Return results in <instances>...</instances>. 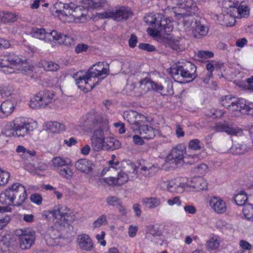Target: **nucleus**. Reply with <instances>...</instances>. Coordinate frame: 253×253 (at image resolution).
Masks as SVG:
<instances>
[{
    "mask_svg": "<svg viewBox=\"0 0 253 253\" xmlns=\"http://www.w3.org/2000/svg\"><path fill=\"white\" fill-rule=\"evenodd\" d=\"M144 21L152 28H148L151 33L149 34L154 37H158L163 34L169 35L173 30L172 22L160 13L154 14L150 13L144 17Z\"/></svg>",
    "mask_w": 253,
    "mask_h": 253,
    "instance_id": "1",
    "label": "nucleus"
},
{
    "mask_svg": "<svg viewBox=\"0 0 253 253\" xmlns=\"http://www.w3.org/2000/svg\"><path fill=\"white\" fill-rule=\"evenodd\" d=\"M222 105L229 111L235 112V115L239 117L248 115L253 117V103L248 102L245 99H237L228 95L220 100Z\"/></svg>",
    "mask_w": 253,
    "mask_h": 253,
    "instance_id": "2",
    "label": "nucleus"
},
{
    "mask_svg": "<svg viewBox=\"0 0 253 253\" xmlns=\"http://www.w3.org/2000/svg\"><path fill=\"white\" fill-rule=\"evenodd\" d=\"M222 105L229 111L235 112V115L239 117L248 115L253 117V103L248 102L245 99H237L228 95L220 100Z\"/></svg>",
    "mask_w": 253,
    "mask_h": 253,
    "instance_id": "3",
    "label": "nucleus"
},
{
    "mask_svg": "<svg viewBox=\"0 0 253 253\" xmlns=\"http://www.w3.org/2000/svg\"><path fill=\"white\" fill-rule=\"evenodd\" d=\"M169 74L173 80L180 84L188 83L196 77V66L191 62L178 63L170 68Z\"/></svg>",
    "mask_w": 253,
    "mask_h": 253,
    "instance_id": "4",
    "label": "nucleus"
},
{
    "mask_svg": "<svg viewBox=\"0 0 253 253\" xmlns=\"http://www.w3.org/2000/svg\"><path fill=\"white\" fill-rule=\"evenodd\" d=\"M25 187L19 183H15L0 195V198H6L13 205L21 206L27 199Z\"/></svg>",
    "mask_w": 253,
    "mask_h": 253,
    "instance_id": "5",
    "label": "nucleus"
},
{
    "mask_svg": "<svg viewBox=\"0 0 253 253\" xmlns=\"http://www.w3.org/2000/svg\"><path fill=\"white\" fill-rule=\"evenodd\" d=\"M81 125L89 129L96 127L103 130L108 128V124L107 122L103 121L101 113L94 111H92L83 116L81 121Z\"/></svg>",
    "mask_w": 253,
    "mask_h": 253,
    "instance_id": "6",
    "label": "nucleus"
},
{
    "mask_svg": "<svg viewBox=\"0 0 253 253\" xmlns=\"http://www.w3.org/2000/svg\"><path fill=\"white\" fill-rule=\"evenodd\" d=\"M186 153V146L184 144H179L174 147L166 158V161L170 164L175 165L176 168L180 167L185 164L192 165L194 161H186V158L184 156Z\"/></svg>",
    "mask_w": 253,
    "mask_h": 253,
    "instance_id": "7",
    "label": "nucleus"
},
{
    "mask_svg": "<svg viewBox=\"0 0 253 253\" xmlns=\"http://www.w3.org/2000/svg\"><path fill=\"white\" fill-rule=\"evenodd\" d=\"M140 86L149 90L150 88L163 95H171L174 93L173 84L170 80L166 81L163 85L158 84L149 79L145 78L140 82Z\"/></svg>",
    "mask_w": 253,
    "mask_h": 253,
    "instance_id": "8",
    "label": "nucleus"
},
{
    "mask_svg": "<svg viewBox=\"0 0 253 253\" xmlns=\"http://www.w3.org/2000/svg\"><path fill=\"white\" fill-rule=\"evenodd\" d=\"M100 18H112L113 20L120 22L126 20L132 15L131 11L129 8L122 6L119 9H108L102 13H97Z\"/></svg>",
    "mask_w": 253,
    "mask_h": 253,
    "instance_id": "9",
    "label": "nucleus"
},
{
    "mask_svg": "<svg viewBox=\"0 0 253 253\" xmlns=\"http://www.w3.org/2000/svg\"><path fill=\"white\" fill-rule=\"evenodd\" d=\"M53 96V93L47 91H40L31 100L29 105L35 109L43 108L51 102Z\"/></svg>",
    "mask_w": 253,
    "mask_h": 253,
    "instance_id": "10",
    "label": "nucleus"
},
{
    "mask_svg": "<svg viewBox=\"0 0 253 253\" xmlns=\"http://www.w3.org/2000/svg\"><path fill=\"white\" fill-rule=\"evenodd\" d=\"M49 213L54 217L63 220L67 222H72L74 221V215L71 210L66 206H57Z\"/></svg>",
    "mask_w": 253,
    "mask_h": 253,
    "instance_id": "11",
    "label": "nucleus"
},
{
    "mask_svg": "<svg viewBox=\"0 0 253 253\" xmlns=\"http://www.w3.org/2000/svg\"><path fill=\"white\" fill-rule=\"evenodd\" d=\"M34 130V127L32 124L28 122H19L18 120L13 121V136L18 137H24L28 135Z\"/></svg>",
    "mask_w": 253,
    "mask_h": 253,
    "instance_id": "12",
    "label": "nucleus"
},
{
    "mask_svg": "<svg viewBox=\"0 0 253 253\" xmlns=\"http://www.w3.org/2000/svg\"><path fill=\"white\" fill-rule=\"evenodd\" d=\"M90 76L85 73V75L80 76L76 79V84L81 90L84 92H88L100 84L97 81L94 82Z\"/></svg>",
    "mask_w": 253,
    "mask_h": 253,
    "instance_id": "13",
    "label": "nucleus"
},
{
    "mask_svg": "<svg viewBox=\"0 0 253 253\" xmlns=\"http://www.w3.org/2000/svg\"><path fill=\"white\" fill-rule=\"evenodd\" d=\"M90 140L91 147L94 151L99 152L104 149L105 139L103 129L95 130Z\"/></svg>",
    "mask_w": 253,
    "mask_h": 253,
    "instance_id": "14",
    "label": "nucleus"
},
{
    "mask_svg": "<svg viewBox=\"0 0 253 253\" xmlns=\"http://www.w3.org/2000/svg\"><path fill=\"white\" fill-rule=\"evenodd\" d=\"M173 5L172 8H181L187 11H190L191 14H197L199 8L195 3H193V0H170Z\"/></svg>",
    "mask_w": 253,
    "mask_h": 253,
    "instance_id": "15",
    "label": "nucleus"
},
{
    "mask_svg": "<svg viewBox=\"0 0 253 253\" xmlns=\"http://www.w3.org/2000/svg\"><path fill=\"white\" fill-rule=\"evenodd\" d=\"M87 13L86 9L82 6H76L74 3H70V8L68 12V16L71 15L75 19L81 22H84L86 20V16Z\"/></svg>",
    "mask_w": 253,
    "mask_h": 253,
    "instance_id": "16",
    "label": "nucleus"
},
{
    "mask_svg": "<svg viewBox=\"0 0 253 253\" xmlns=\"http://www.w3.org/2000/svg\"><path fill=\"white\" fill-rule=\"evenodd\" d=\"M32 36L46 42L53 41L54 38L56 36V31H52L51 32H46L43 28L35 27L32 30Z\"/></svg>",
    "mask_w": 253,
    "mask_h": 253,
    "instance_id": "17",
    "label": "nucleus"
},
{
    "mask_svg": "<svg viewBox=\"0 0 253 253\" xmlns=\"http://www.w3.org/2000/svg\"><path fill=\"white\" fill-rule=\"evenodd\" d=\"M77 242L82 251H91L93 249V244L91 238L86 234H81L77 236Z\"/></svg>",
    "mask_w": 253,
    "mask_h": 253,
    "instance_id": "18",
    "label": "nucleus"
},
{
    "mask_svg": "<svg viewBox=\"0 0 253 253\" xmlns=\"http://www.w3.org/2000/svg\"><path fill=\"white\" fill-rule=\"evenodd\" d=\"M215 128L217 131H224L230 135H241L243 133L241 128L231 127L226 122L217 123L215 125Z\"/></svg>",
    "mask_w": 253,
    "mask_h": 253,
    "instance_id": "19",
    "label": "nucleus"
},
{
    "mask_svg": "<svg viewBox=\"0 0 253 253\" xmlns=\"http://www.w3.org/2000/svg\"><path fill=\"white\" fill-rule=\"evenodd\" d=\"M1 66L17 65L22 63L21 59L14 53H7L1 56Z\"/></svg>",
    "mask_w": 253,
    "mask_h": 253,
    "instance_id": "20",
    "label": "nucleus"
},
{
    "mask_svg": "<svg viewBox=\"0 0 253 253\" xmlns=\"http://www.w3.org/2000/svg\"><path fill=\"white\" fill-rule=\"evenodd\" d=\"M149 124H144L139 126L137 130L139 131L140 136L145 139H152L155 137L157 132V130L155 129Z\"/></svg>",
    "mask_w": 253,
    "mask_h": 253,
    "instance_id": "21",
    "label": "nucleus"
},
{
    "mask_svg": "<svg viewBox=\"0 0 253 253\" xmlns=\"http://www.w3.org/2000/svg\"><path fill=\"white\" fill-rule=\"evenodd\" d=\"M58 226L54 225L49 228L47 231V234L45 236V241L47 245L52 246L55 245V240L59 239L61 236V233L58 230Z\"/></svg>",
    "mask_w": 253,
    "mask_h": 253,
    "instance_id": "22",
    "label": "nucleus"
},
{
    "mask_svg": "<svg viewBox=\"0 0 253 253\" xmlns=\"http://www.w3.org/2000/svg\"><path fill=\"white\" fill-rule=\"evenodd\" d=\"M192 34L194 38L201 39L206 36L209 31V27L202 24L200 21H195L192 29Z\"/></svg>",
    "mask_w": 253,
    "mask_h": 253,
    "instance_id": "23",
    "label": "nucleus"
},
{
    "mask_svg": "<svg viewBox=\"0 0 253 253\" xmlns=\"http://www.w3.org/2000/svg\"><path fill=\"white\" fill-rule=\"evenodd\" d=\"M210 205L214 211L217 213H223L226 211L225 203L220 198L212 197L210 201Z\"/></svg>",
    "mask_w": 253,
    "mask_h": 253,
    "instance_id": "24",
    "label": "nucleus"
},
{
    "mask_svg": "<svg viewBox=\"0 0 253 253\" xmlns=\"http://www.w3.org/2000/svg\"><path fill=\"white\" fill-rule=\"evenodd\" d=\"M35 240L32 234L22 233L19 236V246L22 250H27L31 248Z\"/></svg>",
    "mask_w": 253,
    "mask_h": 253,
    "instance_id": "25",
    "label": "nucleus"
},
{
    "mask_svg": "<svg viewBox=\"0 0 253 253\" xmlns=\"http://www.w3.org/2000/svg\"><path fill=\"white\" fill-rule=\"evenodd\" d=\"M92 166L91 161L86 159H80L75 163V167L77 170L85 173H88L92 171Z\"/></svg>",
    "mask_w": 253,
    "mask_h": 253,
    "instance_id": "26",
    "label": "nucleus"
},
{
    "mask_svg": "<svg viewBox=\"0 0 253 253\" xmlns=\"http://www.w3.org/2000/svg\"><path fill=\"white\" fill-rule=\"evenodd\" d=\"M105 72L101 70H94V68H89L85 73L88 76H90L92 79L97 78L98 83H100L102 80L106 78L109 74V69H105Z\"/></svg>",
    "mask_w": 253,
    "mask_h": 253,
    "instance_id": "27",
    "label": "nucleus"
},
{
    "mask_svg": "<svg viewBox=\"0 0 253 253\" xmlns=\"http://www.w3.org/2000/svg\"><path fill=\"white\" fill-rule=\"evenodd\" d=\"M178 15L181 16L179 21L182 24L185 29L192 30L194 26V22L196 21L192 17L194 14H191L190 11H187V13Z\"/></svg>",
    "mask_w": 253,
    "mask_h": 253,
    "instance_id": "28",
    "label": "nucleus"
},
{
    "mask_svg": "<svg viewBox=\"0 0 253 253\" xmlns=\"http://www.w3.org/2000/svg\"><path fill=\"white\" fill-rule=\"evenodd\" d=\"M0 244H1V250L3 253H16V247L14 243L10 242L6 238H2L0 242Z\"/></svg>",
    "mask_w": 253,
    "mask_h": 253,
    "instance_id": "29",
    "label": "nucleus"
},
{
    "mask_svg": "<svg viewBox=\"0 0 253 253\" xmlns=\"http://www.w3.org/2000/svg\"><path fill=\"white\" fill-rule=\"evenodd\" d=\"M15 106V103L12 101L7 100L3 101L0 107V112L4 116H8L13 111Z\"/></svg>",
    "mask_w": 253,
    "mask_h": 253,
    "instance_id": "30",
    "label": "nucleus"
},
{
    "mask_svg": "<svg viewBox=\"0 0 253 253\" xmlns=\"http://www.w3.org/2000/svg\"><path fill=\"white\" fill-rule=\"evenodd\" d=\"M181 39L170 38L165 41L166 46H169L171 49L175 50H181L184 48L181 42Z\"/></svg>",
    "mask_w": 253,
    "mask_h": 253,
    "instance_id": "31",
    "label": "nucleus"
},
{
    "mask_svg": "<svg viewBox=\"0 0 253 253\" xmlns=\"http://www.w3.org/2000/svg\"><path fill=\"white\" fill-rule=\"evenodd\" d=\"M58 41L60 44H63L67 46L74 45V40L72 37L70 36L58 33L56 31V36L54 38L53 41Z\"/></svg>",
    "mask_w": 253,
    "mask_h": 253,
    "instance_id": "32",
    "label": "nucleus"
},
{
    "mask_svg": "<svg viewBox=\"0 0 253 253\" xmlns=\"http://www.w3.org/2000/svg\"><path fill=\"white\" fill-rule=\"evenodd\" d=\"M121 146L120 141L113 137H107L105 141L104 149L107 151H113L119 149Z\"/></svg>",
    "mask_w": 253,
    "mask_h": 253,
    "instance_id": "33",
    "label": "nucleus"
},
{
    "mask_svg": "<svg viewBox=\"0 0 253 253\" xmlns=\"http://www.w3.org/2000/svg\"><path fill=\"white\" fill-rule=\"evenodd\" d=\"M87 1L88 7L91 9H106L108 6L107 0H87Z\"/></svg>",
    "mask_w": 253,
    "mask_h": 253,
    "instance_id": "34",
    "label": "nucleus"
},
{
    "mask_svg": "<svg viewBox=\"0 0 253 253\" xmlns=\"http://www.w3.org/2000/svg\"><path fill=\"white\" fill-rule=\"evenodd\" d=\"M17 15L15 13L3 11L0 12V22L3 23L14 22L17 20Z\"/></svg>",
    "mask_w": 253,
    "mask_h": 253,
    "instance_id": "35",
    "label": "nucleus"
},
{
    "mask_svg": "<svg viewBox=\"0 0 253 253\" xmlns=\"http://www.w3.org/2000/svg\"><path fill=\"white\" fill-rule=\"evenodd\" d=\"M54 6L56 9L55 13H57L59 16H68V12L70 8V3L67 4L58 1L56 2Z\"/></svg>",
    "mask_w": 253,
    "mask_h": 253,
    "instance_id": "36",
    "label": "nucleus"
},
{
    "mask_svg": "<svg viewBox=\"0 0 253 253\" xmlns=\"http://www.w3.org/2000/svg\"><path fill=\"white\" fill-rule=\"evenodd\" d=\"M143 205L148 209H154L161 204L160 200L155 197L144 198L142 200Z\"/></svg>",
    "mask_w": 253,
    "mask_h": 253,
    "instance_id": "37",
    "label": "nucleus"
},
{
    "mask_svg": "<svg viewBox=\"0 0 253 253\" xmlns=\"http://www.w3.org/2000/svg\"><path fill=\"white\" fill-rule=\"evenodd\" d=\"M52 165L56 168H59L64 166H67L71 163L70 159L63 158L60 157H56L52 160Z\"/></svg>",
    "mask_w": 253,
    "mask_h": 253,
    "instance_id": "38",
    "label": "nucleus"
},
{
    "mask_svg": "<svg viewBox=\"0 0 253 253\" xmlns=\"http://www.w3.org/2000/svg\"><path fill=\"white\" fill-rule=\"evenodd\" d=\"M249 149L250 148L244 143L235 144L231 148L232 152L237 155H243L248 152Z\"/></svg>",
    "mask_w": 253,
    "mask_h": 253,
    "instance_id": "39",
    "label": "nucleus"
},
{
    "mask_svg": "<svg viewBox=\"0 0 253 253\" xmlns=\"http://www.w3.org/2000/svg\"><path fill=\"white\" fill-rule=\"evenodd\" d=\"M243 213L245 217L248 220L253 222V205L247 204L243 207Z\"/></svg>",
    "mask_w": 253,
    "mask_h": 253,
    "instance_id": "40",
    "label": "nucleus"
},
{
    "mask_svg": "<svg viewBox=\"0 0 253 253\" xmlns=\"http://www.w3.org/2000/svg\"><path fill=\"white\" fill-rule=\"evenodd\" d=\"M159 169V165L157 164L153 165L148 168L145 166L142 167L141 170L144 172L142 173L145 176H152L154 175Z\"/></svg>",
    "mask_w": 253,
    "mask_h": 253,
    "instance_id": "41",
    "label": "nucleus"
},
{
    "mask_svg": "<svg viewBox=\"0 0 253 253\" xmlns=\"http://www.w3.org/2000/svg\"><path fill=\"white\" fill-rule=\"evenodd\" d=\"M135 117L136 124H134V126L132 127V128L134 131L137 130L139 128L140 126L143 125L145 123L149 124V121L145 116L137 112V115H136Z\"/></svg>",
    "mask_w": 253,
    "mask_h": 253,
    "instance_id": "42",
    "label": "nucleus"
},
{
    "mask_svg": "<svg viewBox=\"0 0 253 253\" xmlns=\"http://www.w3.org/2000/svg\"><path fill=\"white\" fill-rule=\"evenodd\" d=\"M248 200V197L244 191H241L234 196V201L238 206H244Z\"/></svg>",
    "mask_w": 253,
    "mask_h": 253,
    "instance_id": "43",
    "label": "nucleus"
},
{
    "mask_svg": "<svg viewBox=\"0 0 253 253\" xmlns=\"http://www.w3.org/2000/svg\"><path fill=\"white\" fill-rule=\"evenodd\" d=\"M136 115H137V112L129 110L126 111L124 113V118L126 120L130 125H133L136 124Z\"/></svg>",
    "mask_w": 253,
    "mask_h": 253,
    "instance_id": "44",
    "label": "nucleus"
},
{
    "mask_svg": "<svg viewBox=\"0 0 253 253\" xmlns=\"http://www.w3.org/2000/svg\"><path fill=\"white\" fill-rule=\"evenodd\" d=\"M218 19H223V22L220 23V24L222 25L226 26L227 27L233 25L235 22V20L234 17L228 14L224 15L221 14L218 16Z\"/></svg>",
    "mask_w": 253,
    "mask_h": 253,
    "instance_id": "45",
    "label": "nucleus"
},
{
    "mask_svg": "<svg viewBox=\"0 0 253 253\" xmlns=\"http://www.w3.org/2000/svg\"><path fill=\"white\" fill-rule=\"evenodd\" d=\"M65 126L59 122L51 123L49 126V130L52 133H60L65 130Z\"/></svg>",
    "mask_w": 253,
    "mask_h": 253,
    "instance_id": "46",
    "label": "nucleus"
},
{
    "mask_svg": "<svg viewBox=\"0 0 253 253\" xmlns=\"http://www.w3.org/2000/svg\"><path fill=\"white\" fill-rule=\"evenodd\" d=\"M146 233L148 237H149L150 235L155 237H160L162 235V232L159 228L155 225L149 226L148 227Z\"/></svg>",
    "mask_w": 253,
    "mask_h": 253,
    "instance_id": "47",
    "label": "nucleus"
},
{
    "mask_svg": "<svg viewBox=\"0 0 253 253\" xmlns=\"http://www.w3.org/2000/svg\"><path fill=\"white\" fill-rule=\"evenodd\" d=\"M233 10L236 11L241 17H246L250 13L248 6L241 4L239 6L238 5Z\"/></svg>",
    "mask_w": 253,
    "mask_h": 253,
    "instance_id": "48",
    "label": "nucleus"
},
{
    "mask_svg": "<svg viewBox=\"0 0 253 253\" xmlns=\"http://www.w3.org/2000/svg\"><path fill=\"white\" fill-rule=\"evenodd\" d=\"M219 243L216 238H211L207 241L206 249L208 251L214 250L219 247Z\"/></svg>",
    "mask_w": 253,
    "mask_h": 253,
    "instance_id": "49",
    "label": "nucleus"
},
{
    "mask_svg": "<svg viewBox=\"0 0 253 253\" xmlns=\"http://www.w3.org/2000/svg\"><path fill=\"white\" fill-rule=\"evenodd\" d=\"M59 174L63 177L70 179L73 177L74 173L69 167H66L59 170Z\"/></svg>",
    "mask_w": 253,
    "mask_h": 253,
    "instance_id": "50",
    "label": "nucleus"
},
{
    "mask_svg": "<svg viewBox=\"0 0 253 253\" xmlns=\"http://www.w3.org/2000/svg\"><path fill=\"white\" fill-rule=\"evenodd\" d=\"M44 69L48 71H56L59 68V66L53 62H45L43 65Z\"/></svg>",
    "mask_w": 253,
    "mask_h": 253,
    "instance_id": "51",
    "label": "nucleus"
},
{
    "mask_svg": "<svg viewBox=\"0 0 253 253\" xmlns=\"http://www.w3.org/2000/svg\"><path fill=\"white\" fill-rule=\"evenodd\" d=\"M188 148L193 150H200L201 149V145L200 140L197 139L190 140L189 142Z\"/></svg>",
    "mask_w": 253,
    "mask_h": 253,
    "instance_id": "52",
    "label": "nucleus"
},
{
    "mask_svg": "<svg viewBox=\"0 0 253 253\" xmlns=\"http://www.w3.org/2000/svg\"><path fill=\"white\" fill-rule=\"evenodd\" d=\"M90 68H94V70H101L103 72H105V69H109V65L105 62H99L92 65Z\"/></svg>",
    "mask_w": 253,
    "mask_h": 253,
    "instance_id": "53",
    "label": "nucleus"
},
{
    "mask_svg": "<svg viewBox=\"0 0 253 253\" xmlns=\"http://www.w3.org/2000/svg\"><path fill=\"white\" fill-rule=\"evenodd\" d=\"M118 185H123L128 180L127 175L123 171H121L118 175Z\"/></svg>",
    "mask_w": 253,
    "mask_h": 253,
    "instance_id": "54",
    "label": "nucleus"
},
{
    "mask_svg": "<svg viewBox=\"0 0 253 253\" xmlns=\"http://www.w3.org/2000/svg\"><path fill=\"white\" fill-rule=\"evenodd\" d=\"M13 92V88L11 86H6L2 87L0 93L2 97H7L11 95Z\"/></svg>",
    "mask_w": 253,
    "mask_h": 253,
    "instance_id": "55",
    "label": "nucleus"
},
{
    "mask_svg": "<svg viewBox=\"0 0 253 253\" xmlns=\"http://www.w3.org/2000/svg\"><path fill=\"white\" fill-rule=\"evenodd\" d=\"M194 186L201 190L207 189L208 187L206 181L201 177L197 179V181L196 182L195 185Z\"/></svg>",
    "mask_w": 253,
    "mask_h": 253,
    "instance_id": "56",
    "label": "nucleus"
},
{
    "mask_svg": "<svg viewBox=\"0 0 253 253\" xmlns=\"http://www.w3.org/2000/svg\"><path fill=\"white\" fill-rule=\"evenodd\" d=\"M106 202L109 206L117 207L121 203V200L116 196H110L107 198Z\"/></svg>",
    "mask_w": 253,
    "mask_h": 253,
    "instance_id": "57",
    "label": "nucleus"
},
{
    "mask_svg": "<svg viewBox=\"0 0 253 253\" xmlns=\"http://www.w3.org/2000/svg\"><path fill=\"white\" fill-rule=\"evenodd\" d=\"M138 48L148 52H153L156 50L155 46L147 43H139Z\"/></svg>",
    "mask_w": 253,
    "mask_h": 253,
    "instance_id": "58",
    "label": "nucleus"
},
{
    "mask_svg": "<svg viewBox=\"0 0 253 253\" xmlns=\"http://www.w3.org/2000/svg\"><path fill=\"white\" fill-rule=\"evenodd\" d=\"M213 56L212 52L205 50H200L197 53V57L200 58H209Z\"/></svg>",
    "mask_w": 253,
    "mask_h": 253,
    "instance_id": "59",
    "label": "nucleus"
},
{
    "mask_svg": "<svg viewBox=\"0 0 253 253\" xmlns=\"http://www.w3.org/2000/svg\"><path fill=\"white\" fill-rule=\"evenodd\" d=\"M30 200L33 203L40 205L42 204V199L40 194L36 193L31 195Z\"/></svg>",
    "mask_w": 253,
    "mask_h": 253,
    "instance_id": "60",
    "label": "nucleus"
},
{
    "mask_svg": "<svg viewBox=\"0 0 253 253\" xmlns=\"http://www.w3.org/2000/svg\"><path fill=\"white\" fill-rule=\"evenodd\" d=\"M106 221V216L105 215H102L95 220L93 222V227L97 228L100 227L104 221Z\"/></svg>",
    "mask_w": 253,
    "mask_h": 253,
    "instance_id": "61",
    "label": "nucleus"
},
{
    "mask_svg": "<svg viewBox=\"0 0 253 253\" xmlns=\"http://www.w3.org/2000/svg\"><path fill=\"white\" fill-rule=\"evenodd\" d=\"M138 42V39L136 35L132 34L128 40V45L131 48H134L136 46V43Z\"/></svg>",
    "mask_w": 253,
    "mask_h": 253,
    "instance_id": "62",
    "label": "nucleus"
},
{
    "mask_svg": "<svg viewBox=\"0 0 253 253\" xmlns=\"http://www.w3.org/2000/svg\"><path fill=\"white\" fill-rule=\"evenodd\" d=\"M103 181L109 185H118V178L114 177H105L103 178Z\"/></svg>",
    "mask_w": 253,
    "mask_h": 253,
    "instance_id": "63",
    "label": "nucleus"
},
{
    "mask_svg": "<svg viewBox=\"0 0 253 253\" xmlns=\"http://www.w3.org/2000/svg\"><path fill=\"white\" fill-rule=\"evenodd\" d=\"M88 48V46L85 44H79L75 48V51L77 53H79L83 51H85Z\"/></svg>",
    "mask_w": 253,
    "mask_h": 253,
    "instance_id": "64",
    "label": "nucleus"
}]
</instances>
